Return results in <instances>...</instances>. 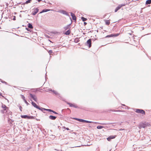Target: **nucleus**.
<instances>
[{"label":"nucleus","mask_w":151,"mask_h":151,"mask_svg":"<svg viewBox=\"0 0 151 151\" xmlns=\"http://www.w3.org/2000/svg\"><path fill=\"white\" fill-rule=\"evenodd\" d=\"M150 126V124L148 122H145L144 123H141L139 124V128H145L147 127Z\"/></svg>","instance_id":"1"},{"label":"nucleus","mask_w":151,"mask_h":151,"mask_svg":"<svg viewBox=\"0 0 151 151\" xmlns=\"http://www.w3.org/2000/svg\"><path fill=\"white\" fill-rule=\"evenodd\" d=\"M136 110L135 112L137 113H140L142 114H145V111L142 109H136Z\"/></svg>","instance_id":"2"},{"label":"nucleus","mask_w":151,"mask_h":151,"mask_svg":"<svg viewBox=\"0 0 151 151\" xmlns=\"http://www.w3.org/2000/svg\"><path fill=\"white\" fill-rule=\"evenodd\" d=\"M30 97L32 98L35 102L37 101V98L36 96L35 95L32 94L31 93L29 94Z\"/></svg>","instance_id":"3"},{"label":"nucleus","mask_w":151,"mask_h":151,"mask_svg":"<svg viewBox=\"0 0 151 151\" xmlns=\"http://www.w3.org/2000/svg\"><path fill=\"white\" fill-rule=\"evenodd\" d=\"M91 39H90L87 40L86 43V45L88 46L89 47H90L91 46Z\"/></svg>","instance_id":"4"},{"label":"nucleus","mask_w":151,"mask_h":151,"mask_svg":"<svg viewBox=\"0 0 151 151\" xmlns=\"http://www.w3.org/2000/svg\"><path fill=\"white\" fill-rule=\"evenodd\" d=\"M124 5H125L124 4H122L121 5H119V6H118L115 9V12H117V11L119 9H120L122 7L124 6Z\"/></svg>","instance_id":"5"},{"label":"nucleus","mask_w":151,"mask_h":151,"mask_svg":"<svg viewBox=\"0 0 151 151\" xmlns=\"http://www.w3.org/2000/svg\"><path fill=\"white\" fill-rule=\"evenodd\" d=\"M60 12L63 14H65L67 16H70V15L68 13L66 12V11L64 10H61L60 11Z\"/></svg>","instance_id":"6"},{"label":"nucleus","mask_w":151,"mask_h":151,"mask_svg":"<svg viewBox=\"0 0 151 151\" xmlns=\"http://www.w3.org/2000/svg\"><path fill=\"white\" fill-rule=\"evenodd\" d=\"M79 122H86V123H92L93 122H92L91 121H88L83 120V119H80Z\"/></svg>","instance_id":"7"},{"label":"nucleus","mask_w":151,"mask_h":151,"mask_svg":"<svg viewBox=\"0 0 151 151\" xmlns=\"http://www.w3.org/2000/svg\"><path fill=\"white\" fill-rule=\"evenodd\" d=\"M116 135H111L109 137H108L107 138V139L108 141H111V139L115 138L116 137Z\"/></svg>","instance_id":"8"},{"label":"nucleus","mask_w":151,"mask_h":151,"mask_svg":"<svg viewBox=\"0 0 151 151\" xmlns=\"http://www.w3.org/2000/svg\"><path fill=\"white\" fill-rule=\"evenodd\" d=\"M70 24H70L67 25V26L64 27L63 29L65 30H66L68 29V30H70Z\"/></svg>","instance_id":"9"},{"label":"nucleus","mask_w":151,"mask_h":151,"mask_svg":"<svg viewBox=\"0 0 151 151\" xmlns=\"http://www.w3.org/2000/svg\"><path fill=\"white\" fill-rule=\"evenodd\" d=\"M71 16L72 17V19L75 21H76V17L75 16V15L72 12L70 13Z\"/></svg>","instance_id":"10"},{"label":"nucleus","mask_w":151,"mask_h":151,"mask_svg":"<svg viewBox=\"0 0 151 151\" xmlns=\"http://www.w3.org/2000/svg\"><path fill=\"white\" fill-rule=\"evenodd\" d=\"M32 105L35 108L37 109H39L40 107L38 106L35 103L33 102H32L31 103Z\"/></svg>","instance_id":"11"},{"label":"nucleus","mask_w":151,"mask_h":151,"mask_svg":"<svg viewBox=\"0 0 151 151\" xmlns=\"http://www.w3.org/2000/svg\"><path fill=\"white\" fill-rule=\"evenodd\" d=\"M39 11V9L37 8H36L34 10L33 12L32 13V15H35Z\"/></svg>","instance_id":"12"},{"label":"nucleus","mask_w":151,"mask_h":151,"mask_svg":"<svg viewBox=\"0 0 151 151\" xmlns=\"http://www.w3.org/2000/svg\"><path fill=\"white\" fill-rule=\"evenodd\" d=\"M68 104L70 107H74L75 108H78V106L77 105H75V104H71V103H68Z\"/></svg>","instance_id":"13"},{"label":"nucleus","mask_w":151,"mask_h":151,"mask_svg":"<svg viewBox=\"0 0 151 151\" xmlns=\"http://www.w3.org/2000/svg\"><path fill=\"white\" fill-rule=\"evenodd\" d=\"M44 110H45V111H49L52 112L53 113L55 114H58V113H57L55 111H54L52 110L51 109H44Z\"/></svg>","instance_id":"14"},{"label":"nucleus","mask_w":151,"mask_h":151,"mask_svg":"<svg viewBox=\"0 0 151 151\" xmlns=\"http://www.w3.org/2000/svg\"><path fill=\"white\" fill-rule=\"evenodd\" d=\"M56 117L55 116H54L52 115H50L49 116V118L50 119L52 120H55L56 118Z\"/></svg>","instance_id":"15"},{"label":"nucleus","mask_w":151,"mask_h":151,"mask_svg":"<svg viewBox=\"0 0 151 151\" xmlns=\"http://www.w3.org/2000/svg\"><path fill=\"white\" fill-rule=\"evenodd\" d=\"M22 98L23 99V100H24V102H25V103L27 104V105H28L29 104H28V102H27V101H26V99H25V97L23 96V95H22Z\"/></svg>","instance_id":"16"},{"label":"nucleus","mask_w":151,"mask_h":151,"mask_svg":"<svg viewBox=\"0 0 151 151\" xmlns=\"http://www.w3.org/2000/svg\"><path fill=\"white\" fill-rule=\"evenodd\" d=\"M70 33V30H68L67 31H66L64 33L65 35H68Z\"/></svg>","instance_id":"17"},{"label":"nucleus","mask_w":151,"mask_h":151,"mask_svg":"<svg viewBox=\"0 0 151 151\" xmlns=\"http://www.w3.org/2000/svg\"><path fill=\"white\" fill-rule=\"evenodd\" d=\"M52 92L54 93L56 95L60 96V94L56 91L53 90L52 91Z\"/></svg>","instance_id":"18"},{"label":"nucleus","mask_w":151,"mask_h":151,"mask_svg":"<svg viewBox=\"0 0 151 151\" xmlns=\"http://www.w3.org/2000/svg\"><path fill=\"white\" fill-rule=\"evenodd\" d=\"M50 10L48 9H43L40 13H42L43 12H47L49 11H50Z\"/></svg>","instance_id":"19"},{"label":"nucleus","mask_w":151,"mask_h":151,"mask_svg":"<svg viewBox=\"0 0 151 151\" xmlns=\"http://www.w3.org/2000/svg\"><path fill=\"white\" fill-rule=\"evenodd\" d=\"M151 4V0H147L145 3L146 4Z\"/></svg>","instance_id":"20"},{"label":"nucleus","mask_w":151,"mask_h":151,"mask_svg":"<svg viewBox=\"0 0 151 151\" xmlns=\"http://www.w3.org/2000/svg\"><path fill=\"white\" fill-rule=\"evenodd\" d=\"M28 27L30 29H32L33 28V27L32 25L30 23H29L28 25Z\"/></svg>","instance_id":"21"},{"label":"nucleus","mask_w":151,"mask_h":151,"mask_svg":"<svg viewBox=\"0 0 151 151\" xmlns=\"http://www.w3.org/2000/svg\"><path fill=\"white\" fill-rule=\"evenodd\" d=\"M114 35L113 34H112L110 35H109L106 36V38H109L110 37H114Z\"/></svg>","instance_id":"22"},{"label":"nucleus","mask_w":151,"mask_h":151,"mask_svg":"<svg viewBox=\"0 0 151 151\" xmlns=\"http://www.w3.org/2000/svg\"><path fill=\"white\" fill-rule=\"evenodd\" d=\"M2 108H3L4 109V110H6V109L7 108V107L5 105H4L3 104H2Z\"/></svg>","instance_id":"23"},{"label":"nucleus","mask_w":151,"mask_h":151,"mask_svg":"<svg viewBox=\"0 0 151 151\" xmlns=\"http://www.w3.org/2000/svg\"><path fill=\"white\" fill-rule=\"evenodd\" d=\"M105 23L106 25H109L110 24V22L109 20H106Z\"/></svg>","instance_id":"24"},{"label":"nucleus","mask_w":151,"mask_h":151,"mask_svg":"<svg viewBox=\"0 0 151 151\" xmlns=\"http://www.w3.org/2000/svg\"><path fill=\"white\" fill-rule=\"evenodd\" d=\"M21 117L22 118L26 119V118H27V115H22L21 116Z\"/></svg>","instance_id":"25"},{"label":"nucleus","mask_w":151,"mask_h":151,"mask_svg":"<svg viewBox=\"0 0 151 151\" xmlns=\"http://www.w3.org/2000/svg\"><path fill=\"white\" fill-rule=\"evenodd\" d=\"M81 19H82V21L83 22L86 21L87 20V19L86 18H85L82 17H81Z\"/></svg>","instance_id":"26"},{"label":"nucleus","mask_w":151,"mask_h":151,"mask_svg":"<svg viewBox=\"0 0 151 151\" xmlns=\"http://www.w3.org/2000/svg\"><path fill=\"white\" fill-rule=\"evenodd\" d=\"M103 128V126H98L97 127V128L98 129H101Z\"/></svg>","instance_id":"27"},{"label":"nucleus","mask_w":151,"mask_h":151,"mask_svg":"<svg viewBox=\"0 0 151 151\" xmlns=\"http://www.w3.org/2000/svg\"><path fill=\"white\" fill-rule=\"evenodd\" d=\"M38 109L42 111L43 112V110H44V109H45V108H40V109Z\"/></svg>","instance_id":"28"},{"label":"nucleus","mask_w":151,"mask_h":151,"mask_svg":"<svg viewBox=\"0 0 151 151\" xmlns=\"http://www.w3.org/2000/svg\"><path fill=\"white\" fill-rule=\"evenodd\" d=\"M31 0H28L27 1H26V2H25V3L26 4H28L29 3H30V1H31Z\"/></svg>","instance_id":"29"},{"label":"nucleus","mask_w":151,"mask_h":151,"mask_svg":"<svg viewBox=\"0 0 151 151\" xmlns=\"http://www.w3.org/2000/svg\"><path fill=\"white\" fill-rule=\"evenodd\" d=\"M48 52L50 54H50L52 52V50H50L48 51Z\"/></svg>","instance_id":"30"},{"label":"nucleus","mask_w":151,"mask_h":151,"mask_svg":"<svg viewBox=\"0 0 151 151\" xmlns=\"http://www.w3.org/2000/svg\"><path fill=\"white\" fill-rule=\"evenodd\" d=\"M73 119H74L76 120H77L78 121H79V120H80L79 119H78V118H73Z\"/></svg>","instance_id":"31"},{"label":"nucleus","mask_w":151,"mask_h":151,"mask_svg":"<svg viewBox=\"0 0 151 151\" xmlns=\"http://www.w3.org/2000/svg\"><path fill=\"white\" fill-rule=\"evenodd\" d=\"M114 37H116L119 35V34H114Z\"/></svg>","instance_id":"32"},{"label":"nucleus","mask_w":151,"mask_h":151,"mask_svg":"<svg viewBox=\"0 0 151 151\" xmlns=\"http://www.w3.org/2000/svg\"><path fill=\"white\" fill-rule=\"evenodd\" d=\"M13 20H16V17L15 16H13V18L12 19Z\"/></svg>","instance_id":"33"},{"label":"nucleus","mask_w":151,"mask_h":151,"mask_svg":"<svg viewBox=\"0 0 151 151\" xmlns=\"http://www.w3.org/2000/svg\"><path fill=\"white\" fill-rule=\"evenodd\" d=\"M22 107L21 106H20L19 107V109L21 111H22Z\"/></svg>","instance_id":"34"},{"label":"nucleus","mask_w":151,"mask_h":151,"mask_svg":"<svg viewBox=\"0 0 151 151\" xmlns=\"http://www.w3.org/2000/svg\"><path fill=\"white\" fill-rule=\"evenodd\" d=\"M5 110H2L1 111V112L2 113H4V111Z\"/></svg>","instance_id":"35"},{"label":"nucleus","mask_w":151,"mask_h":151,"mask_svg":"<svg viewBox=\"0 0 151 151\" xmlns=\"http://www.w3.org/2000/svg\"><path fill=\"white\" fill-rule=\"evenodd\" d=\"M34 118V117L32 116H30V119H33Z\"/></svg>","instance_id":"36"},{"label":"nucleus","mask_w":151,"mask_h":151,"mask_svg":"<svg viewBox=\"0 0 151 151\" xmlns=\"http://www.w3.org/2000/svg\"><path fill=\"white\" fill-rule=\"evenodd\" d=\"M27 118L28 119H30V116H27Z\"/></svg>","instance_id":"37"},{"label":"nucleus","mask_w":151,"mask_h":151,"mask_svg":"<svg viewBox=\"0 0 151 151\" xmlns=\"http://www.w3.org/2000/svg\"><path fill=\"white\" fill-rule=\"evenodd\" d=\"M49 91H52V90L51 89H49V90H48Z\"/></svg>","instance_id":"38"},{"label":"nucleus","mask_w":151,"mask_h":151,"mask_svg":"<svg viewBox=\"0 0 151 151\" xmlns=\"http://www.w3.org/2000/svg\"><path fill=\"white\" fill-rule=\"evenodd\" d=\"M66 129L67 130H69V128H66Z\"/></svg>","instance_id":"39"},{"label":"nucleus","mask_w":151,"mask_h":151,"mask_svg":"<svg viewBox=\"0 0 151 151\" xmlns=\"http://www.w3.org/2000/svg\"><path fill=\"white\" fill-rule=\"evenodd\" d=\"M79 146H74V147H71L72 148H73V147H79Z\"/></svg>","instance_id":"40"},{"label":"nucleus","mask_w":151,"mask_h":151,"mask_svg":"<svg viewBox=\"0 0 151 151\" xmlns=\"http://www.w3.org/2000/svg\"><path fill=\"white\" fill-rule=\"evenodd\" d=\"M1 82L2 83H6V82H5V81H1Z\"/></svg>","instance_id":"41"},{"label":"nucleus","mask_w":151,"mask_h":151,"mask_svg":"<svg viewBox=\"0 0 151 151\" xmlns=\"http://www.w3.org/2000/svg\"><path fill=\"white\" fill-rule=\"evenodd\" d=\"M84 25H86V24H87V23L86 22H84Z\"/></svg>","instance_id":"42"},{"label":"nucleus","mask_w":151,"mask_h":151,"mask_svg":"<svg viewBox=\"0 0 151 151\" xmlns=\"http://www.w3.org/2000/svg\"><path fill=\"white\" fill-rule=\"evenodd\" d=\"M45 78H46V74L45 75Z\"/></svg>","instance_id":"43"}]
</instances>
